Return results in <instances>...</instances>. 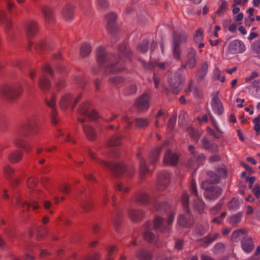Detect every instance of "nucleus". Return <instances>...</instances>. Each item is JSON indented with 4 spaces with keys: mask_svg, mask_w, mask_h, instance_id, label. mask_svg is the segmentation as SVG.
<instances>
[{
    "mask_svg": "<svg viewBox=\"0 0 260 260\" xmlns=\"http://www.w3.org/2000/svg\"><path fill=\"white\" fill-rule=\"evenodd\" d=\"M119 59L118 61L112 62L113 57L107 54L105 49L99 47L96 50V59L99 66L106 69V72L110 73H116L124 69L123 63L128 60L132 56L131 49L125 44L119 47Z\"/></svg>",
    "mask_w": 260,
    "mask_h": 260,
    "instance_id": "1",
    "label": "nucleus"
},
{
    "mask_svg": "<svg viewBox=\"0 0 260 260\" xmlns=\"http://www.w3.org/2000/svg\"><path fill=\"white\" fill-rule=\"evenodd\" d=\"M36 124L33 120H28L27 123L18 129L15 132L14 144L19 148H22L25 144L23 139L30 135L35 130Z\"/></svg>",
    "mask_w": 260,
    "mask_h": 260,
    "instance_id": "2",
    "label": "nucleus"
},
{
    "mask_svg": "<svg viewBox=\"0 0 260 260\" xmlns=\"http://www.w3.org/2000/svg\"><path fill=\"white\" fill-rule=\"evenodd\" d=\"M22 91V86L19 83L6 85L2 89L3 95L10 100H13L19 97Z\"/></svg>",
    "mask_w": 260,
    "mask_h": 260,
    "instance_id": "3",
    "label": "nucleus"
},
{
    "mask_svg": "<svg viewBox=\"0 0 260 260\" xmlns=\"http://www.w3.org/2000/svg\"><path fill=\"white\" fill-rule=\"evenodd\" d=\"M82 95L79 94L75 99L71 93H66L61 96L59 101V106L61 110H65L68 108L71 107L72 109H74L76 105L80 100Z\"/></svg>",
    "mask_w": 260,
    "mask_h": 260,
    "instance_id": "4",
    "label": "nucleus"
},
{
    "mask_svg": "<svg viewBox=\"0 0 260 260\" xmlns=\"http://www.w3.org/2000/svg\"><path fill=\"white\" fill-rule=\"evenodd\" d=\"M196 54V50L194 49L192 47L188 48L187 49L184 63L181 65L179 70H181L187 68L189 69H193L197 63Z\"/></svg>",
    "mask_w": 260,
    "mask_h": 260,
    "instance_id": "5",
    "label": "nucleus"
},
{
    "mask_svg": "<svg viewBox=\"0 0 260 260\" xmlns=\"http://www.w3.org/2000/svg\"><path fill=\"white\" fill-rule=\"evenodd\" d=\"M175 215L172 213L169 217L167 221L161 217H157L154 219L153 228L158 232H163L169 229V226L172 224Z\"/></svg>",
    "mask_w": 260,
    "mask_h": 260,
    "instance_id": "6",
    "label": "nucleus"
},
{
    "mask_svg": "<svg viewBox=\"0 0 260 260\" xmlns=\"http://www.w3.org/2000/svg\"><path fill=\"white\" fill-rule=\"evenodd\" d=\"M37 193L36 191H34L32 194L31 195L30 200L31 202L28 203L27 202H23L20 199H18L16 202V205L20 208H22V212H24L25 211H27L30 207H32L34 210L38 209L39 207L38 204L35 200L37 198L36 197V194Z\"/></svg>",
    "mask_w": 260,
    "mask_h": 260,
    "instance_id": "7",
    "label": "nucleus"
},
{
    "mask_svg": "<svg viewBox=\"0 0 260 260\" xmlns=\"http://www.w3.org/2000/svg\"><path fill=\"white\" fill-rule=\"evenodd\" d=\"M96 161L99 164H102L104 166H105V168L111 171L116 176H118L122 175L125 171V168L124 166L121 164L109 163L100 159H97Z\"/></svg>",
    "mask_w": 260,
    "mask_h": 260,
    "instance_id": "8",
    "label": "nucleus"
},
{
    "mask_svg": "<svg viewBox=\"0 0 260 260\" xmlns=\"http://www.w3.org/2000/svg\"><path fill=\"white\" fill-rule=\"evenodd\" d=\"M150 96L148 93H144L135 101L134 106L138 111L147 110L150 106Z\"/></svg>",
    "mask_w": 260,
    "mask_h": 260,
    "instance_id": "9",
    "label": "nucleus"
},
{
    "mask_svg": "<svg viewBox=\"0 0 260 260\" xmlns=\"http://www.w3.org/2000/svg\"><path fill=\"white\" fill-rule=\"evenodd\" d=\"M190 189L191 193L197 197V200L194 201V209L199 213H202L204 209V203L199 198L197 185L193 179L191 182Z\"/></svg>",
    "mask_w": 260,
    "mask_h": 260,
    "instance_id": "10",
    "label": "nucleus"
},
{
    "mask_svg": "<svg viewBox=\"0 0 260 260\" xmlns=\"http://www.w3.org/2000/svg\"><path fill=\"white\" fill-rule=\"evenodd\" d=\"M184 78L180 73H175L169 80V84L173 92L177 93L180 90L181 84Z\"/></svg>",
    "mask_w": 260,
    "mask_h": 260,
    "instance_id": "11",
    "label": "nucleus"
},
{
    "mask_svg": "<svg viewBox=\"0 0 260 260\" xmlns=\"http://www.w3.org/2000/svg\"><path fill=\"white\" fill-rule=\"evenodd\" d=\"M222 192V189L218 186H212L206 189L205 197L209 200H215L218 199Z\"/></svg>",
    "mask_w": 260,
    "mask_h": 260,
    "instance_id": "12",
    "label": "nucleus"
},
{
    "mask_svg": "<svg viewBox=\"0 0 260 260\" xmlns=\"http://www.w3.org/2000/svg\"><path fill=\"white\" fill-rule=\"evenodd\" d=\"M107 21V28L109 32L113 36H114L118 31V27L115 23L116 20V15L114 13H111L107 14L106 16Z\"/></svg>",
    "mask_w": 260,
    "mask_h": 260,
    "instance_id": "13",
    "label": "nucleus"
},
{
    "mask_svg": "<svg viewBox=\"0 0 260 260\" xmlns=\"http://www.w3.org/2000/svg\"><path fill=\"white\" fill-rule=\"evenodd\" d=\"M245 50V47L243 42L238 40L233 41L229 46L228 50L231 54L241 53Z\"/></svg>",
    "mask_w": 260,
    "mask_h": 260,
    "instance_id": "14",
    "label": "nucleus"
},
{
    "mask_svg": "<svg viewBox=\"0 0 260 260\" xmlns=\"http://www.w3.org/2000/svg\"><path fill=\"white\" fill-rule=\"evenodd\" d=\"M184 214H181L178 218V223L182 226L188 228L193 224V218L189 211H185Z\"/></svg>",
    "mask_w": 260,
    "mask_h": 260,
    "instance_id": "15",
    "label": "nucleus"
},
{
    "mask_svg": "<svg viewBox=\"0 0 260 260\" xmlns=\"http://www.w3.org/2000/svg\"><path fill=\"white\" fill-rule=\"evenodd\" d=\"M241 245L242 249L247 253L251 252L254 247L252 238L247 235L242 237L241 240Z\"/></svg>",
    "mask_w": 260,
    "mask_h": 260,
    "instance_id": "16",
    "label": "nucleus"
},
{
    "mask_svg": "<svg viewBox=\"0 0 260 260\" xmlns=\"http://www.w3.org/2000/svg\"><path fill=\"white\" fill-rule=\"evenodd\" d=\"M78 111L81 114L87 116L92 120L96 119L98 117V114L94 110H89L87 103L80 105Z\"/></svg>",
    "mask_w": 260,
    "mask_h": 260,
    "instance_id": "17",
    "label": "nucleus"
},
{
    "mask_svg": "<svg viewBox=\"0 0 260 260\" xmlns=\"http://www.w3.org/2000/svg\"><path fill=\"white\" fill-rule=\"evenodd\" d=\"M39 30L38 23L34 20L28 21L25 25V32L28 37H34Z\"/></svg>",
    "mask_w": 260,
    "mask_h": 260,
    "instance_id": "18",
    "label": "nucleus"
},
{
    "mask_svg": "<svg viewBox=\"0 0 260 260\" xmlns=\"http://www.w3.org/2000/svg\"><path fill=\"white\" fill-rule=\"evenodd\" d=\"M170 178V174L168 172L164 173L159 176L157 183V188L158 190L163 191L167 187Z\"/></svg>",
    "mask_w": 260,
    "mask_h": 260,
    "instance_id": "19",
    "label": "nucleus"
},
{
    "mask_svg": "<svg viewBox=\"0 0 260 260\" xmlns=\"http://www.w3.org/2000/svg\"><path fill=\"white\" fill-rule=\"evenodd\" d=\"M178 160V156L176 154L172 153L170 150H167L165 152L163 161L164 164L167 165H176Z\"/></svg>",
    "mask_w": 260,
    "mask_h": 260,
    "instance_id": "20",
    "label": "nucleus"
},
{
    "mask_svg": "<svg viewBox=\"0 0 260 260\" xmlns=\"http://www.w3.org/2000/svg\"><path fill=\"white\" fill-rule=\"evenodd\" d=\"M211 105L214 111L217 114L220 115L223 113L224 110L223 107L218 96V93L213 94Z\"/></svg>",
    "mask_w": 260,
    "mask_h": 260,
    "instance_id": "21",
    "label": "nucleus"
},
{
    "mask_svg": "<svg viewBox=\"0 0 260 260\" xmlns=\"http://www.w3.org/2000/svg\"><path fill=\"white\" fill-rule=\"evenodd\" d=\"M208 64L205 61L202 62L196 74V78L198 82H200L203 81L208 72Z\"/></svg>",
    "mask_w": 260,
    "mask_h": 260,
    "instance_id": "22",
    "label": "nucleus"
},
{
    "mask_svg": "<svg viewBox=\"0 0 260 260\" xmlns=\"http://www.w3.org/2000/svg\"><path fill=\"white\" fill-rule=\"evenodd\" d=\"M55 101L56 99L54 95H51L49 99H46L45 100V103L46 105L50 108L53 109L51 111V120L52 123L54 124L57 123V121L56 117V111L54 109L55 107Z\"/></svg>",
    "mask_w": 260,
    "mask_h": 260,
    "instance_id": "23",
    "label": "nucleus"
},
{
    "mask_svg": "<svg viewBox=\"0 0 260 260\" xmlns=\"http://www.w3.org/2000/svg\"><path fill=\"white\" fill-rule=\"evenodd\" d=\"M128 215L132 220L137 222L140 221L143 219L144 212L141 210L132 209L128 211Z\"/></svg>",
    "mask_w": 260,
    "mask_h": 260,
    "instance_id": "24",
    "label": "nucleus"
},
{
    "mask_svg": "<svg viewBox=\"0 0 260 260\" xmlns=\"http://www.w3.org/2000/svg\"><path fill=\"white\" fill-rule=\"evenodd\" d=\"M74 10L75 7L71 4L64 6L62 10V15L64 19L66 20L72 19L74 17Z\"/></svg>",
    "mask_w": 260,
    "mask_h": 260,
    "instance_id": "25",
    "label": "nucleus"
},
{
    "mask_svg": "<svg viewBox=\"0 0 260 260\" xmlns=\"http://www.w3.org/2000/svg\"><path fill=\"white\" fill-rule=\"evenodd\" d=\"M83 132L87 139L90 141H94L97 137V133L95 129L89 125L83 126Z\"/></svg>",
    "mask_w": 260,
    "mask_h": 260,
    "instance_id": "26",
    "label": "nucleus"
},
{
    "mask_svg": "<svg viewBox=\"0 0 260 260\" xmlns=\"http://www.w3.org/2000/svg\"><path fill=\"white\" fill-rule=\"evenodd\" d=\"M38 85L41 90L47 91L51 87V82L48 77L45 75H43L40 78Z\"/></svg>",
    "mask_w": 260,
    "mask_h": 260,
    "instance_id": "27",
    "label": "nucleus"
},
{
    "mask_svg": "<svg viewBox=\"0 0 260 260\" xmlns=\"http://www.w3.org/2000/svg\"><path fill=\"white\" fill-rule=\"evenodd\" d=\"M43 17L45 21L47 23H51L54 21L55 18L52 10L47 7H44L42 9Z\"/></svg>",
    "mask_w": 260,
    "mask_h": 260,
    "instance_id": "28",
    "label": "nucleus"
},
{
    "mask_svg": "<svg viewBox=\"0 0 260 260\" xmlns=\"http://www.w3.org/2000/svg\"><path fill=\"white\" fill-rule=\"evenodd\" d=\"M188 36L184 32H174L173 33L174 44L180 46L181 43L187 41Z\"/></svg>",
    "mask_w": 260,
    "mask_h": 260,
    "instance_id": "29",
    "label": "nucleus"
},
{
    "mask_svg": "<svg viewBox=\"0 0 260 260\" xmlns=\"http://www.w3.org/2000/svg\"><path fill=\"white\" fill-rule=\"evenodd\" d=\"M136 200L140 204L147 205L150 202V197L148 193L140 192L136 194Z\"/></svg>",
    "mask_w": 260,
    "mask_h": 260,
    "instance_id": "30",
    "label": "nucleus"
},
{
    "mask_svg": "<svg viewBox=\"0 0 260 260\" xmlns=\"http://www.w3.org/2000/svg\"><path fill=\"white\" fill-rule=\"evenodd\" d=\"M140 166V177L143 179L147 173L151 172L147 168L146 162L145 159H141L139 162Z\"/></svg>",
    "mask_w": 260,
    "mask_h": 260,
    "instance_id": "31",
    "label": "nucleus"
},
{
    "mask_svg": "<svg viewBox=\"0 0 260 260\" xmlns=\"http://www.w3.org/2000/svg\"><path fill=\"white\" fill-rule=\"evenodd\" d=\"M203 147L204 149L209 150L212 152H216L218 150V146L214 143H212L210 141L204 138L202 139Z\"/></svg>",
    "mask_w": 260,
    "mask_h": 260,
    "instance_id": "32",
    "label": "nucleus"
},
{
    "mask_svg": "<svg viewBox=\"0 0 260 260\" xmlns=\"http://www.w3.org/2000/svg\"><path fill=\"white\" fill-rule=\"evenodd\" d=\"M23 156V153L19 150H15L12 152L9 156V159L12 163L19 162Z\"/></svg>",
    "mask_w": 260,
    "mask_h": 260,
    "instance_id": "33",
    "label": "nucleus"
},
{
    "mask_svg": "<svg viewBox=\"0 0 260 260\" xmlns=\"http://www.w3.org/2000/svg\"><path fill=\"white\" fill-rule=\"evenodd\" d=\"M146 226V227L144 235V238L148 242H152L154 240L155 236L150 231V223H147Z\"/></svg>",
    "mask_w": 260,
    "mask_h": 260,
    "instance_id": "34",
    "label": "nucleus"
},
{
    "mask_svg": "<svg viewBox=\"0 0 260 260\" xmlns=\"http://www.w3.org/2000/svg\"><path fill=\"white\" fill-rule=\"evenodd\" d=\"M161 147H157L151 152L150 156V162L151 165H154L158 159Z\"/></svg>",
    "mask_w": 260,
    "mask_h": 260,
    "instance_id": "35",
    "label": "nucleus"
},
{
    "mask_svg": "<svg viewBox=\"0 0 260 260\" xmlns=\"http://www.w3.org/2000/svg\"><path fill=\"white\" fill-rule=\"evenodd\" d=\"M219 237V234L218 233H215L213 235H209L202 240L203 242V246H207L210 243L214 242Z\"/></svg>",
    "mask_w": 260,
    "mask_h": 260,
    "instance_id": "36",
    "label": "nucleus"
},
{
    "mask_svg": "<svg viewBox=\"0 0 260 260\" xmlns=\"http://www.w3.org/2000/svg\"><path fill=\"white\" fill-rule=\"evenodd\" d=\"M137 256L140 260H150L152 258V253L150 251L141 250L137 252Z\"/></svg>",
    "mask_w": 260,
    "mask_h": 260,
    "instance_id": "37",
    "label": "nucleus"
},
{
    "mask_svg": "<svg viewBox=\"0 0 260 260\" xmlns=\"http://www.w3.org/2000/svg\"><path fill=\"white\" fill-rule=\"evenodd\" d=\"M247 231L245 229H238L235 231L231 235V240L233 242L238 241L240 237L242 235L245 236Z\"/></svg>",
    "mask_w": 260,
    "mask_h": 260,
    "instance_id": "38",
    "label": "nucleus"
},
{
    "mask_svg": "<svg viewBox=\"0 0 260 260\" xmlns=\"http://www.w3.org/2000/svg\"><path fill=\"white\" fill-rule=\"evenodd\" d=\"M241 213H237L231 215L229 218V223L233 226L237 225L241 221Z\"/></svg>",
    "mask_w": 260,
    "mask_h": 260,
    "instance_id": "39",
    "label": "nucleus"
},
{
    "mask_svg": "<svg viewBox=\"0 0 260 260\" xmlns=\"http://www.w3.org/2000/svg\"><path fill=\"white\" fill-rule=\"evenodd\" d=\"M91 52V47L88 43H84L80 48V54L82 57L87 56Z\"/></svg>",
    "mask_w": 260,
    "mask_h": 260,
    "instance_id": "40",
    "label": "nucleus"
},
{
    "mask_svg": "<svg viewBox=\"0 0 260 260\" xmlns=\"http://www.w3.org/2000/svg\"><path fill=\"white\" fill-rule=\"evenodd\" d=\"M207 178L212 184H217L219 181V177L216 173L212 171L207 172Z\"/></svg>",
    "mask_w": 260,
    "mask_h": 260,
    "instance_id": "41",
    "label": "nucleus"
},
{
    "mask_svg": "<svg viewBox=\"0 0 260 260\" xmlns=\"http://www.w3.org/2000/svg\"><path fill=\"white\" fill-rule=\"evenodd\" d=\"M136 125L139 128H144L149 125V121L147 118H137L135 119Z\"/></svg>",
    "mask_w": 260,
    "mask_h": 260,
    "instance_id": "42",
    "label": "nucleus"
},
{
    "mask_svg": "<svg viewBox=\"0 0 260 260\" xmlns=\"http://www.w3.org/2000/svg\"><path fill=\"white\" fill-rule=\"evenodd\" d=\"M240 203L236 198H233L228 203V207L230 210H235L239 208Z\"/></svg>",
    "mask_w": 260,
    "mask_h": 260,
    "instance_id": "43",
    "label": "nucleus"
},
{
    "mask_svg": "<svg viewBox=\"0 0 260 260\" xmlns=\"http://www.w3.org/2000/svg\"><path fill=\"white\" fill-rule=\"evenodd\" d=\"M187 132L188 135L194 141H198L200 137V134L198 131L195 130L192 127H188L187 128Z\"/></svg>",
    "mask_w": 260,
    "mask_h": 260,
    "instance_id": "44",
    "label": "nucleus"
},
{
    "mask_svg": "<svg viewBox=\"0 0 260 260\" xmlns=\"http://www.w3.org/2000/svg\"><path fill=\"white\" fill-rule=\"evenodd\" d=\"M221 3L218 9L215 12L216 15L221 16L226 11L228 7V3L224 0H221Z\"/></svg>",
    "mask_w": 260,
    "mask_h": 260,
    "instance_id": "45",
    "label": "nucleus"
},
{
    "mask_svg": "<svg viewBox=\"0 0 260 260\" xmlns=\"http://www.w3.org/2000/svg\"><path fill=\"white\" fill-rule=\"evenodd\" d=\"M121 138L119 136H114L108 141V145L109 147L117 146L120 145Z\"/></svg>",
    "mask_w": 260,
    "mask_h": 260,
    "instance_id": "46",
    "label": "nucleus"
},
{
    "mask_svg": "<svg viewBox=\"0 0 260 260\" xmlns=\"http://www.w3.org/2000/svg\"><path fill=\"white\" fill-rule=\"evenodd\" d=\"M203 33V29L199 28L197 29L193 37V40L195 43H199L203 41L204 39Z\"/></svg>",
    "mask_w": 260,
    "mask_h": 260,
    "instance_id": "47",
    "label": "nucleus"
},
{
    "mask_svg": "<svg viewBox=\"0 0 260 260\" xmlns=\"http://www.w3.org/2000/svg\"><path fill=\"white\" fill-rule=\"evenodd\" d=\"M148 41L146 40H144L138 45L137 49L143 53H146L148 49Z\"/></svg>",
    "mask_w": 260,
    "mask_h": 260,
    "instance_id": "48",
    "label": "nucleus"
},
{
    "mask_svg": "<svg viewBox=\"0 0 260 260\" xmlns=\"http://www.w3.org/2000/svg\"><path fill=\"white\" fill-rule=\"evenodd\" d=\"M111 218L114 225L115 226H118L121 220V217L120 216L119 212L117 211L113 213Z\"/></svg>",
    "mask_w": 260,
    "mask_h": 260,
    "instance_id": "49",
    "label": "nucleus"
},
{
    "mask_svg": "<svg viewBox=\"0 0 260 260\" xmlns=\"http://www.w3.org/2000/svg\"><path fill=\"white\" fill-rule=\"evenodd\" d=\"M14 170L13 169L8 165H7L4 168V174L5 177L8 179H10L14 174Z\"/></svg>",
    "mask_w": 260,
    "mask_h": 260,
    "instance_id": "50",
    "label": "nucleus"
},
{
    "mask_svg": "<svg viewBox=\"0 0 260 260\" xmlns=\"http://www.w3.org/2000/svg\"><path fill=\"white\" fill-rule=\"evenodd\" d=\"M179 46L177 44H174L173 57L177 60H179L181 59V51Z\"/></svg>",
    "mask_w": 260,
    "mask_h": 260,
    "instance_id": "51",
    "label": "nucleus"
},
{
    "mask_svg": "<svg viewBox=\"0 0 260 260\" xmlns=\"http://www.w3.org/2000/svg\"><path fill=\"white\" fill-rule=\"evenodd\" d=\"M189 197L188 194L184 192L182 194L181 196V202L182 204V206L185 210V211H189L188 208Z\"/></svg>",
    "mask_w": 260,
    "mask_h": 260,
    "instance_id": "52",
    "label": "nucleus"
},
{
    "mask_svg": "<svg viewBox=\"0 0 260 260\" xmlns=\"http://www.w3.org/2000/svg\"><path fill=\"white\" fill-rule=\"evenodd\" d=\"M109 81L111 83L114 84V85H120L123 83L124 81V79L120 76H115L111 77L109 79Z\"/></svg>",
    "mask_w": 260,
    "mask_h": 260,
    "instance_id": "53",
    "label": "nucleus"
},
{
    "mask_svg": "<svg viewBox=\"0 0 260 260\" xmlns=\"http://www.w3.org/2000/svg\"><path fill=\"white\" fill-rule=\"evenodd\" d=\"M110 193V191L107 188H104L103 194H102V204L103 205H106L108 201H109V197L108 194Z\"/></svg>",
    "mask_w": 260,
    "mask_h": 260,
    "instance_id": "54",
    "label": "nucleus"
},
{
    "mask_svg": "<svg viewBox=\"0 0 260 260\" xmlns=\"http://www.w3.org/2000/svg\"><path fill=\"white\" fill-rule=\"evenodd\" d=\"M167 204L165 202H156L154 205V208L156 211H160L165 209L167 207Z\"/></svg>",
    "mask_w": 260,
    "mask_h": 260,
    "instance_id": "55",
    "label": "nucleus"
},
{
    "mask_svg": "<svg viewBox=\"0 0 260 260\" xmlns=\"http://www.w3.org/2000/svg\"><path fill=\"white\" fill-rule=\"evenodd\" d=\"M46 46V42L43 41H41L38 42H37L35 46V50L38 51L40 52L42 50H43L45 49Z\"/></svg>",
    "mask_w": 260,
    "mask_h": 260,
    "instance_id": "56",
    "label": "nucleus"
},
{
    "mask_svg": "<svg viewBox=\"0 0 260 260\" xmlns=\"http://www.w3.org/2000/svg\"><path fill=\"white\" fill-rule=\"evenodd\" d=\"M260 114L256 117H255L253 120V122L254 124V129L256 132L257 135L260 131Z\"/></svg>",
    "mask_w": 260,
    "mask_h": 260,
    "instance_id": "57",
    "label": "nucleus"
},
{
    "mask_svg": "<svg viewBox=\"0 0 260 260\" xmlns=\"http://www.w3.org/2000/svg\"><path fill=\"white\" fill-rule=\"evenodd\" d=\"M37 183H38V180L34 177H30L28 178L27 179V184L28 187L29 188L34 187L35 186H36V185L37 184Z\"/></svg>",
    "mask_w": 260,
    "mask_h": 260,
    "instance_id": "58",
    "label": "nucleus"
},
{
    "mask_svg": "<svg viewBox=\"0 0 260 260\" xmlns=\"http://www.w3.org/2000/svg\"><path fill=\"white\" fill-rule=\"evenodd\" d=\"M222 206V203L221 202H218L215 206L211 209V213L213 215L217 214L221 209Z\"/></svg>",
    "mask_w": 260,
    "mask_h": 260,
    "instance_id": "59",
    "label": "nucleus"
},
{
    "mask_svg": "<svg viewBox=\"0 0 260 260\" xmlns=\"http://www.w3.org/2000/svg\"><path fill=\"white\" fill-rule=\"evenodd\" d=\"M92 204L89 201H84L81 204V206L84 212H88L91 209Z\"/></svg>",
    "mask_w": 260,
    "mask_h": 260,
    "instance_id": "60",
    "label": "nucleus"
},
{
    "mask_svg": "<svg viewBox=\"0 0 260 260\" xmlns=\"http://www.w3.org/2000/svg\"><path fill=\"white\" fill-rule=\"evenodd\" d=\"M253 50L260 55V39L255 41L252 46Z\"/></svg>",
    "mask_w": 260,
    "mask_h": 260,
    "instance_id": "61",
    "label": "nucleus"
},
{
    "mask_svg": "<svg viewBox=\"0 0 260 260\" xmlns=\"http://www.w3.org/2000/svg\"><path fill=\"white\" fill-rule=\"evenodd\" d=\"M252 191L256 199H259L260 198V185L258 184H255L254 188L252 189Z\"/></svg>",
    "mask_w": 260,
    "mask_h": 260,
    "instance_id": "62",
    "label": "nucleus"
},
{
    "mask_svg": "<svg viewBox=\"0 0 260 260\" xmlns=\"http://www.w3.org/2000/svg\"><path fill=\"white\" fill-rule=\"evenodd\" d=\"M97 6L100 9H105L108 7V3L106 0H96Z\"/></svg>",
    "mask_w": 260,
    "mask_h": 260,
    "instance_id": "63",
    "label": "nucleus"
},
{
    "mask_svg": "<svg viewBox=\"0 0 260 260\" xmlns=\"http://www.w3.org/2000/svg\"><path fill=\"white\" fill-rule=\"evenodd\" d=\"M66 86L65 81L63 79H60L56 82V87L57 90H60Z\"/></svg>",
    "mask_w": 260,
    "mask_h": 260,
    "instance_id": "64",
    "label": "nucleus"
}]
</instances>
